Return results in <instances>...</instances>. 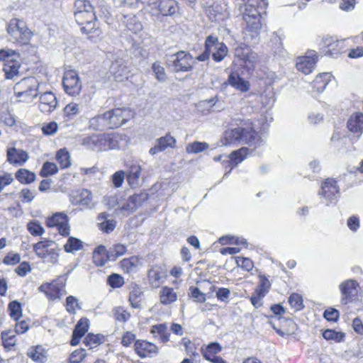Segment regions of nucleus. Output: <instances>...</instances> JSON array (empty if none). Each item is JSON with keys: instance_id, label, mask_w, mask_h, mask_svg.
Segmentation results:
<instances>
[{"instance_id": "1", "label": "nucleus", "mask_w": 363, "mask_h": 363, "mask_svg": "<svg viewBox=\"0 0 363 363\" xmlns=\"http://www.w3.org/2000/svg\"><path fill=\"white\" fill-rule=\"evenodd\" d=\"M116 4L130 9H137L139 4L145 5L146 11L153 16H172L179 10L175 0H113Z\"/></svg>"}, {"instance_id": "2", "label": "nucleus", "mask_w": 363, "mask_h": 363, "mask_svg": "<svg viewBox=\"0 0 363 363\" xmlns=\"http://www.w3.org/2000/svg\"><path fill=\"white\" fill-rule=\"evenodd\" d=\"M220 143L225 146L236 143H244L256 149L264 143V140L258 133L254 130L250 124H248L246 127H238L226 130L220 140Z\"/></svg>"}, {"instance_id": "3", "label": "nucleus", "mask_w": 363, "mask_h": 363, "mask_svg": "<svg viewBox=\"0 0 363 363\" xmlns=\"http://www.w3.org/2000/svg\"><path fill=\"white\" fill-rule=\"evenodd\" d=\"M33 251L37 257L49 266H53L58 263L60 248L58 245L52 240L44 239L33 245Z\"/></svg>"}, {"instance_id": "4", "label": "nucleus", "mask_w": 363, "mask_h": 363, "mask_svg": "<svg viewBox=\"0 0 363 363\" xmlns=\"http://www.w3.org/2000/svg\"><path fill=\"white\" fill-rule=\"evenodd\" d=\"M39 86L40 83L36 78H23L14 86L15 96L19 101L31 103L40 94Z\"/></svg>"}, {"instance_id": "5", "label": "nucleus", "mask_w": 363, "mask_h": 363, "mask_svg": "<svg viewBox=\"0 0 363 363\" xmlns=\"http://www.w3.org/2000/svg\"><path fill=\"white\" fill-rule=\"evenodd\" d=\"M0 61L4 62L3 71L6 79H13L20 74L21 62L19 52L9 48L1 49Z\"/></svg>"}, {"instance_id": "6", "label": "nucleus", "mask_w": 363, "mask_h": 363, "mask_svg": "<svg viewBox=\"0 0 363 363\" xmlns=\"http://www.w3.org/2000/svg\"><path fill=\"white\" fill-rule=\"evenodd\" d=\"M9 39L13 43L26 45L32 37V33L26 23L18 18H12L7 26Z\"/></svg>"}, {"instance_id": "7", "label": "nucleus", "mask_w": 363, "mask_h": 363, "mask_svg": "<svg viewBox=\"0 0 363 363\" xmlns=\"http://www.w3.org/2000/svg\"><path fill=\"white\" fill-rule=\"evenodd\" d=\"M194 60L193 56L185 51H179L171 55L167 60V65L175 72H185L193 68Z\"/></svg>"}, {"instance_id": "8", "label": "nucleus", "mask_w": 363, "mask_h": 363, "mask_svg": "<svg viewBox=\"0 0 363 363\" xmlns=\"http://www.w3.org/2000/svg\"><path fill=\"white\" fill-rule=\"evenodd\" d=\"M62 84L65 92L72 96L79 95L82 87L78 73L72 69L65 72Z\"/></svg>"}, {"instance_id": "9", "label": "nucleus", "mask_w": 363, "mask_h": 363, "mask_svg": "<svg viewBox=\"0 0 363 363\" xmlns=\"http://www.w3.org/2000/svg\"><path fill=\"white\" fill-rule=\"evenodd\" d=\"M77 23L82 26L81 30L86 34H91L97 31L96 27V15L94 10L86 12H74Z\"/></svg>"}, {"instance_id": "10", "label": "nucleus", "mask_w": 363, "mask_h": 363, "mask_svg": "<svg viewBox=\"0 0 363 363\" xmlns=\"http://www.w3.org/2000/svg\"><path fill=\"white\" fill-rule=\"evenodd\" d=\"M345 40H335L333 37H325L322 40V50L323 53L332 57H337L345 49Z\"/></svg>"}, {"instance_id": "11", "label": "nucleus", "mask_w": 363, "mask_h": 363, "mask_svg": "<svg viewBox=\"0 0 363 363\" xmlns=\"http://www.w3.org/2000/svg\"><path fill=\"white\" fill-rule=\"evenodd\" d=\"M318 56L315 51H310L304 56H299L296 60V67L304 74H311L315 68Z\"/></svg>"}, {"instance_id": "12", "label": "nucleus", "mask_w": 363, "mask_h": 363, "mask_svg": "<svg viewBox=\"0 0 363 363\" xmlns=\"http://www.w3.org/2000/svg\"><path fill=\"white\" fill-rule=\"evenodd\" d=\"M132 116V111L129 108H118L107 111V117L110 121L111 129L122 125Z\"/></svg>"}, {"instance_id": "13", "label": "nucleus", "mask_w": 363, "mask_h": 363, "mask_svg": "<svg viewBox=\"0 0 363 363\" xmlns=\"http://www.w3.org/2000/svg\"><path fill=\"white\" fill-rule=\"evenodd\" d=\"M48 227H56L60 235L67 236L69 235L70 228L68 224L67 216L63 213H56L46 220Z\"/></svg>"}, {"instance_id": "14", "label": "nucleus", "mask_w": 363, "mask_h": 363, "mask_svg": "<svg viewBox=\"0 0 363 363\" xmlns=\"http://www.w3.org/2000/svg\"><path fill=\"white\" fill-rule=\"evenodd\" d=\"M39 289L40 291L45 293L46 296L52 301L61 298L66 294L65 285L57 281L44 283L39 287Z\"/></svg>"}, {"instance_id": "15", "label": "nucleus", "mask_w": 363, "mask_h": 363, "mask_svg": "<svg viewBox=\"0 0 363 363\" xmlns=\"http://www.w3.org/2000/svg\"><path fill=\"white\" fill-rule=\"evenodd\" d=\"M249 154L250 150L247 147H241L238 150L232 152L228 156H225L223 166L226 169H229L225 174L229 173L233 167L241 163Z\"/></svg>"}, {"instance_id": "16", "label": "nucleus", "mask_w": 363, "mask_h": 363, "mask_svg": "<svg viewBox=\"0 0 363 363\" xmlns=\"http://www.w3.org/2000/svg\"><path fill=\"white\" fill-rule=\"evenodd\" d=\"M177 140L170 133H167L155 140L154 146L150 149L149 152L151 155H155L167 148H175Z\"/></svg>"}, {"instance_id": "17", "label": "nucleus", "mask_w": 363, "mask_h": 363, "mask_svg": "<svg viewBox=\"0 0 363 363\" xmlns=\"http://www.w3.org/2000/svg\"><path fill=\"white\" fill-rule=\"evenodd\" d=\"M106 134L94 135L83 138L82 145L96 152L106 150Z\"/></svg>"}, {"instance_id": "18", "label": "nucleus", "mask_w": 363, "mask_h": 363, "mask_svg": "<svg viewBox=\"0 0 363 363\" xmlns=\"http://www.w3.org/2000/svg\"><path fill=\"white\" fill-rule=\"evenodd\" d=\"M57 106L55 95L51 91H45L40 94L38 108L43 113H50Z\"/></svg>"}, {"instance_id": "19", "label": "nucleus", "mask_w": 363, "mask_h": 363, "mask_svg": "<svg viewBox=\"0 0 363 363\" xmlns=\"http://www.w3.org/2000/svg\"><path fill=\"white\" fill-rule=\"evenodd\" d=\"M347 128L354 137L359 138L363 133V113L361 112L352 113L347 120Z\"/></svg>"}, {"instance_id": "20", "label": "nucleus", "mask_w": 363, "mask_h": 363, "mask_svg": "<svg viewBox=\"0 0 363 363\" xmlns=\"http://www.w3.org/2000/svg\"><path fill=\"white\" fill-rule=\"evenodd\" d=\"M134 347L136 353L140 357H151L158 352V348L155 345L145 340H137Z\"/></svg>"}, {"instance_id": "21", "label": "nucleus", "mask_w": 363, "mask_h": 363, "mask_svg": "<svg viewBox=\"0 0 363 363\" xmlns=\"http://www.w3.org/2000/svg\"><path fill=\"white\" fill-rule=\"evenodd\" d=\"M165 277L166 272L162 267L154 266L148 271V282L152 288H158Z\"/></svg>"}, {"instance_id": "22", "label": "nucleus", "mask_w": 363, "mask_h": 363, "mask_svg": "<svg viewBox=\"0 0 363 363\" xmlns=\"http://www.w3.org/2000/svg\"><path fill=\"white\" fill-rule=\"evenodd\" d=\"M111 72L113 74L114 79L117 82H124L130 77L128 67L120 61H116L112 64Z\"/></svg>"}, {"instance_id": "23", "label": "nucleus", "mask_w": 363, "mask_h": 363, "mask_svg": "<svg viewBox=\"0 0 363 363\" xmlns=\"http://www.w3.org/2000/svg\"><path fill=\"white\" fill-rule=\"evenodd\" d=\"M28 159V153L22 150L15 147L9 148L7 150V160L11 164H23Z\"/></svg>"}, {"instance_id": "24", "label": "nucleus", "mask_w": 363, "mask_h": 363, "mask_svg": "<svg viewBox=\"0 0 363 363\" xmlns=\"http://www.w3.org/2000/svg\"><path fill=\"white\" fill-rule=\"evenodd\" d=\"M89 321L87 318H81L77 324L74 330L72 338L71 340L72 345H77L79 344L81 337L88 330Z\"/></svg>"}, {"instance_id": "25", "label": "nucleus", "mask_w": 363, "mask_h": 363, "mask_svg": "<svg viewBox=\"0 0 363 363\" xmlns=\"http://www.w3.org/2000/svg\"><path fill=\"white\" fill-rule=\"evenodd\" d=\"M228 83L232 87L241 92H247L250 89V82L240 77L238 74L231 73L228 78Z\"/></svg>"}, {"instance_id": "26", "label": "nucleus", "mask_w": 363, "mask_h": 363, "mask_svg": "<svg viewBox=\"0 0 363 363\" xmlns=\"http://www.w3.org/2000/svg\"><path fill=\"white\" fill-rule=\"evenodd\" d=\"M357 286L358 284L353 279H349L343 281L340 285V289L342 295V299L347 300L355 296L357 293Z\"/></svg>"}, {"instance_id": "27", "label": "nucleus", "mask_w": 363, "mask_h": 363, "mask_svg": "<svg viewBox=\"0 0 363 363\" xmlns=\"http://www.w3.org/2000/svg\"><path fill=\"white\" fill-rule=\"evenodd\" d=\"M27 355L34 362L43 363L47 360V351L41 345L30 347L27 352Z\"/></svg>"}, {"instance_id": "28", "label": "nucleus", "mask_w": 363, "mask_h": 363, "mask_svg": "<svg viewBox=\"0 0 363 363\" xmlns=\"http://www.w3.org/2000/svg\"><path fill=\"white\" fill-rule=\"evenodd\" d=\"M93 259L96 265L102 267L108 260L111 259V257L109 256V251H107L104 246L100 245L94 251Z\"/></svg>"}, {"instance_id": "29", "label": "nucleus", "mask_w": 363, "mask_h": 363, "mask_svg": "<svg viewBox=\"0 0 363 363\" xmlns=\"http://www.w3.org/2000/svg\"><path fill=\"white\" fill-rule=\"evenodd\" d=\"M160 301L164 305H169L177 299V294L173 288L163 286L159 293Z\"/></svg>"}, {"instance_id": "30", "label": "nucleus", "mask_w": 363, "mask_h": 363, "mask_svg": "<svg viewBox=\"0 0 363 363\" xmlns=\"http://www.w3.org/2000/svg\"><path fill=\"white\" fill-rule=\"evenodd\" d=\"M89 123L91 127L96 130H103L107 128L111 129L110 121L107 117V112L92 118Z\"/></svg>"}, {"instance_id": "31", "label": "nucleus", "mask_w": 363, "mask_h": 363, "mask_svg": "<svg viewBox=\"0 0 363 363\" xmlns=\"http://www.w3.org/2000/svg\"><path fill=\"white\" fill-rule=\"evenodd\" d=\"M330 77V74L328 72L318 74L312 84L313 89L318 93L323 91Z\"/></svg>"}, {"instance_id": "32", "label": "nucleus", "mask_w": 363, "mask_h": 363, "mask_svg": "<svg viewBox=\"0 0 363 363\" xmlns=\"http://www.w3.org/2000/svg\"><path fill=\"white\" fill-rule=\"evenodd\" d=\"M123 23L133 33H137L143 29L142 23L135 15H126L123 16Z\"/></svg>"}, {"instance_id": "33", "label": "nucleus", "mask_w": 363, "mask_h": 363, "mask_svg": "<svg viewBox=\"0 0 363 363\" xmlns=\"http://www.w3.org/2000/svg\"><path fill=\"white\" fill-rule=\"evenodd\" d=\"M322 194L325 199L335 200L338 194L336 183H323L321 186Z\"/></svg>"}, {"instance_id": "34", "label": "nucleus", "mask_w": 363, "mask_h": 363, "mask_svg": "<svg viewBox=\"0 0 363 363\" xmlns=\"http://www.w3.org/2000/svg\"><path fill=\"white\" fill-rule=\"evenodd\" d=\"M218 102V97L214 96L209 99L203 100L196 104L197 110L203 115H207L211 112L213 106Z\"/></svg>"}, {"instance_id": "35", "label": "nucleus", "mask_w": 363, "mask_h": 363, "mask_svg": "<svg viewBox=\"0 0 363 363\" xmlns=\"http://www.w3.org/2000/svg\"><path fill=\"white\" fill-rule=\"evenodd\" d=\"M140 265V261L137 257L125 258L121 262V268L127 273L134 272Z\"/></svg>"}, {"instance_id": "36", "label": "nucleus", "mask_w": 363, "mask_h": 363, "mask_svg": "<svg viewBox=\"0 0 363 363\" xmlns=\"http://www.w3.org/2000/svg\"><path fill=\"white\" fill-rule=\"evenodd\" d=\"M150 333L155 337L159 338L163 342H167L169 340V333L167 332V326L165 324L153 325Z\"/></svg>"}, {"instance_id": "37", "label": "nucleus", "mask_w": 363, "mask_h": 363, "mask_svg": "<svg viewBox=\"0 0 363 363\" xmlns=\"http://www.w3.org/2000/svg\"><path fill=\"white\" fill-rule=\"evenodd\" d=\"M222 350V347L218 342H211L205 349H202L203 357L208 360L216 356Z\"/></svg>"}, {"instance_id": "38", "label": "nucleus", "mask_w": 363, "mask_h": 363, "mask_svg": "<svg viewBox=\"0 0 363 363\" xmlns=\"http://www.w3.org/2000/svg\"><path fill=\"white\" fill-rule=\"evenodd\" d=\"M82 247V241L74 237H69L67 242L64 245V250L66 252L73 253L81 250Z\"/></svg>"}, {"instance_id": "39", "label": "nucleus", "mask_w": 363, "mask_h": 363, "mask_svg": "<svg viewBox=\"0 0 363 363\" xmlns=\"http://www.w3.org/2000/svg\"><path fill=\"white\" fill-rule=\"evenodd\" d=\"M56 160L62 169L67 168L71 165L70 155L65 148L60 149L57 152Z\"/></svg>"}, {"instance_id": "40", "label": "nucleus", "mask_w": 363, "mask_h": 363, "mask_svg": "<svg viewBox=\"0 0 363 363\" xmlns=\"http://www.w3.org/2000/svg\"><path fill=\"white\" fill-rule=\"evenodd\" d=\"M209 145L206 142L195 141L186 145V152L189 154H198L208 149Z\"/></svg>"}, {"instance_id": "41", "label": "nucleus", "mask_w": 363, "mask_h": 363, "mask_svg": "<svg viewBox=\"0 0 363 363\" xmlns=\"http://www.w3.org/2000/svg\"><path fill=\"white\" fill-rule=\"evenodd\" d=\"M323 336L327 340H331L335 342H340L344 340L345 334L342 331H336L332 329H327L323 333Z\"/></svg>"}, {"instance_id": "42", "label": "nucleus", "mask_w": 363, "mask_h": 363, "mask_svg": "<svg viewBox=\"0 0 363 363\" xmlns=\"http://www.w3.org/2000/svg\"><path fill=\"white\" fill-rule=\"evenodd\" d=\"M106 150L118 149L121 147V143L123 140V136L118 134L106 135Z\"/></svg>"}, {"instance_id": "43", "label": "nucleus", "mask_w": 363, "mask_h": 363, "mask_svg": "<svg viewBox=\"0 0 363 363\" xmlns=\"http://www.w3.org/2000/svg\"><path fill=\"white\" fill-rule=\"evenodd\" d=\"M147 199V195L145 193H142L140 194H135L130 197L128 202V210H134L137 208L138 206H140L143 201H145Z\"/></svg>"}, {"instance_id": "44", "label": "nucleus", "mask_w": 363, "mask_h": 363, "mask_svg": "<svg viewBox=\"0 0 363 363\" xmlns=\"http://www.w3.org/2000/svg\"><path fill=\"white\" fill-rule=\"evenodd\" d=\"M27 230L33 236H42L45 233V229L37 220L28 222Z\"/></svg>"}, {"instance_id": "45", "label": "nucleus", "mask_w": 363, "mask_h": 363, "mask_svg": "<svg viewBox=\"0 0 363 363\" xmlns=\"http://www.w3.org/2000/svg\"><path fill=\"white\" fill-rule=\"evenodd\" d=\"M262 106L267 109L271 108L275 102L274 94L272 91H265L259 96Z\"/></svg>"}, {"instance_id": "46", "label": "nucleus", "mask_w": 363, "mask_h": 363, "mask_svg": "<svg viewBox=\"0 0 363 363\" xmlns=\"http://www.w3.org/2000/svg\"><path fill=\"white\" fill-rule=\"evenodd\" d=\"M76 203L82 206H89L92 200V196L89 191L83 189L75 196Z\"/></svg>"}, {"instance_id": "47", "label": "nucleus", "mask_w": 363, "mask_h": 363, "mask_svg": "<svg viewBox=\"0 0 363 363\" xmlns=\"http://www.w3.org/2000/svg\"><path fill=\"white\" fill-rule=\"evenodd\" d=\"M288 302L294 311H300L303 308L302 296L298 294H292L289 296Z\"/></svg>"}, {"instance_id": "48", "label": "nucleus", "mask_w": 363, "mask_h": 363, "mask_svg": "<svg viewBox=\"0 0 363 363\" xmlns=\"http://www.w3.org/2000/svg\"><path fill=\"white\" fill-rule=\"evenodd\" d=\"M99 220H103V221L99 223L100 229L105 233L112 232L116 228V222L113 220H108L106 219L105 214H101L99 217Z\"/></svg>"}, {"instance_id": "49", "label": "nucleus", "mask_w": 363, "mask_h": 363, "mask_svg": "<svg viewBox=\"0 0 363 363\" xmlns=\"http://www.w3.org/2000/svg\"><path fill=\"white\" fill-rule=\"evenodd\" d=\"M8 308L10 311V316L15 320H18L22 316L21 305L18 301L10 302Z\"/></svg>"}, {"instance_id": "50", "label": "nucleus", "mask_w": 363, "mask_h": 363, "mask_svg": "<svg viewBox=\"0 0 363 363\" xmlns=\"http://www.w3.org/2000/svg\"><path fill=\"white\" fill-rule=\"evenodd\" d=\"M258 58L256 52L250 51L242 60V65L248 70L252 69L257 63Z\"/></svg>"}, {"instance_id": "51", "label": "nucleus", "mask_w": 363, "mask_h": 363, "mask_svg": "<svg viewBox=\"0 0 363 363\" xmlns=\"http://www.w3.org/2000/svg\"><path fill=\"white\" fill-rule=\"evenodd\" d=\"M16 178L18 182H34L35 174L26 169H20L16 174Z\"/></svg>"}, {"instance_id": "52", "label": "nucleus", "mask_w": 363, "mask_h": 363, "mask_svg": "<svg viewBox=\"0 0 363 363\" xmlns=\"http://www.w3.org/2000/svg\"><path fill=\"white\" fill-rule=\"evenodd\" d=\"M103 337L99 335L89 333L84 340V343L90 348H94L102 342Z\"/></svg>"}, {"instance_id": "53", "label": "nucleus", "mask_w": 363, "mask_h": 363, "mask_svg": "<svg viewBox=\"0 0 363 363\" xmlns=\"http://www.w3.org/2000/svg\"><path fill=\"white\" fill-rule=\"evenodd\" d=\"M126 246L123 244H116L111 247L108 250L109 256L111 259H115L117 257L123 255L126 252Z\"/></svg>"}, {"instance_id": "54", "label": "nucleus", "mask_w": 363, "mask_h": 363, "mask_svg": "<svg viewBox=\"0 0 363 363\" xmlns=\"http://www.w3.org/2000/svg\"><path fill=\"white\" fill-rule=\"evenodd\" d=\"M80 306L78 300L73 296H69L66 299V310L71 314L76 313L77 310H79Z\"/></svg>"}, {"instance_id": "55", "label": "nucleus", "mask_w": 363, "mask_h": 363, "mask_svg": "<svg viewBox=\"0 0 363 363\" xmlns=\"http://www.w3.org/2000/svg\"><path fill=\"white\" fill-rule=\"evenodd\" d=\"M217 50L212 54V57L216 62H221L228 53V48L223 43L222 44H216Z\"/></svg>"}, {"instance_id": "56", "label": "nucleus", "mask_w": 363, "mask_h": 363, "mask_svg": "<svg viewBox=\"0 0 363 363\" xmlns=\"http://www.w3.org/2000/svg\"><path fill=\"white\" fill-rule=\"evenodd\" d=\"M271 286L269 281L264 277H259V282L255 293L261 296H264Z\"/></svg>"}, {"instance_id": "57", "label": "nucleus", "mask_w": 363, "mask_h": 363, "mask_svg": "<svg viewBox=\"0 0 363 363\" xmlns=\"http://www.w3.org/2000/svg\"><path fill=\"white\" fill-rule=\"evenodd\" d=\"M57 165L53 162H46L43 164L40 171V175L43 177L52 175L57 172Z\"/></svg>"}, {"instance_id": "58", "label": "nucleus", "mask_w": 363, "mask_h": 363, "mask_svg": "<svg viewBox=\"0 0 363 363\" xmlns=\"http://www.w3.org/2000/svg\"><path fill=\"white\" fill-rule=\"evenodd\" d=\"M219 242L223 245H228V244H235V245L242 244L243 245H247V241L245 239H243V238L240 239L238 238H236L234 236H230V235L221 237L219 239Z\"/></svg>"}, {"instance_id": "59", "label": "nucleus", "mask_w": 363, "mask_h": 363, "mask_svg": "<svg viewBox=\"0 0 363 363\" xmlns=\"http://www.w3.org/2000/svg\"><path fill=\"white\" fill-rule=\"evenodd\" d=\"M235 259L237 266L247 272L252 270L254 267L252 261L247 257H235Z\"/></svg>"}, {"instance_id": "60", "label": "nucleus", "mask_w": 363, "mask_h": 363, "mask_svg": "<svg viewBox=\"0 0 363 363\" xmlns=\"http://www.w3.org/2000/svg\"><path fill=\"white\" fill-rule=\"evenodd\" d=\"M152 69L153 72L155 73V77L160 82H164L166 78V73L164 71V68L161 66L159 62H155L152 64Z\"/></svg>"}, {"instance_id": "61", "label": "nucleus", "mask_w": 363, "mask_h": 363, "mask_svg": "<svg viewBox=\"0 0 363 363\" xmlns=\"http://www.w3.org/2000/svg\"><path fill=\"white\" fill-rule=\"evenodd\" d=\"M94 10L92 5L87 0H76L74 3V12H86Z\"/></svg>"}, {"instance_id": "62", "label": "nucleus", "mask_w": 363, "mask_h": 363, "mask_svg": "<svg viewBox=\"0 0 363 363\" xmlns=\"http://www.w3.org/2000/svg\"><path fill=\"white\" fill-rule=\"evenodd\" d=\"M57 130L58 125L55 121L43 123L41 127V130L45 135H53Z\"/></svg>"}, {"instance_id": "63", "label": "nucleus", "mask_w": 363, "mask_h": 363, "mask_svg": "<svg viewBox=\"0 0 363 363\" xmlns=\"http://www.w3.org/2000/svg\"><path fill=\"white\" fill-rule=\"evenodd\" d=\"M141 167L138 164H133L130 166L127 174L128 182L138 180L140 177Z\"/></svg>"}, {"instance_id": "64", "label": "nucleus", "mask_w": 363, "mask_h": 363, "mask_svg": "<svg viewBox=\"0 0 363 363\" xmlns=\"http://www.w3.org/2000/svg\"><path fill=\"white\" fill-rule=\"evenodd\" d=\"M86 354L84 349L74 350L69 356L70 363H81L85 358Z\"/></svg>"}]
</instances>
